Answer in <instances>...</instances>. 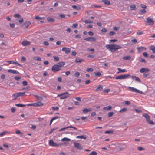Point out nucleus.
<instances>
[{
    "label": "nucleus",
    "mask_w": 155,
    "mask_h": 155,
    "mask_svg": "<svg viewBox=\"0 0 155 155\" xmlns=\"http://www.w3.org/2000/svg\"><path fill=\"white\" fill-rule=\"evenodd\" d=\"M65 64L64 62H60L58 63L57 64L54 65L51 68V70L54 72H56L60 70L61 68Z\"/></svg>",
    "instance_id": "obj_1"
},
{
    "label": "nucleus",
    "mask_w": 155,
    "mask_h": 155,
    "mask_svg": "<svg viewBox=\"0 0 155 155\" xmlns=\"http://www.w3.org/2000/svg\"><path fill=\"white\" fill-rule=\"evenodd\" d=\"M106 48L112 52H114L117 50L121 49L122 47L120 45L116 44H107L105 46Z\"/></svg>",
    "instance_id": "obj_2"
},
{
    "label": "nucleus",
    "mask_w": 155,
    "mask_h": 155,
    "mask_svg": "<svg viewBox=\"0 0 155 155\" xmlns=\"http://www.w3.org/2000/svg\"><path fill=\"white\" fill-rule=\"evenodd\" d=\"M130 77V74H125L117 76L115 78V79H124Z\"/></svg>",
    "instance_id": "obj_3"
},
{
    "label": "nucleus",
    "mask_w": 155,
    "mask_h": 155,
    "mask_svg": "<svg viewBox=\"0 0 155 155\" xmlns=\"http://www.w3.org/2000/svg\"><path fill=\"white\" fill-rule=\"evenodd\" d=\"M58 97H59L60 99H64L69 97V93L67 92L63 93L60 95H58Z\"/></svg>",
    "instance_id": "obj_4"
},
{
    "label": "nucleus",
    "mask_w": 155,
    "mask_h": 155,
    "mask_svg": "<svg viewBox=\"0 0 155 155\" xmlns=\"http://www.w3.org/2000/svg\"><path fill=\"white\" fill-rule=\"evenodd\" d=\"M128 89L131 91L134 92H137L140 94H142L143 92L141 91L138 90L133 87H128Z\"/></svg>",
    "instance_id": "obj_5"
},
{
    "label": "nucleus",
    "mask_w": 155,
    "mask_h": 155,
    "mask_svg": "<svg viewBox=\"0 0 155 155\" xmlns=\"http://www.w3.org/2000/svg\"><path fill=\"white\" fill-rule=\"evenodd\" d=\"M74 145L75 147L79 150H81L83 149V147L79 143L74 142Z\"/></svg>",
    "instance_id": "obj_6"
},
{
    "label": "nucleus",
    "mask_w": 155,
    "mask_h": 155,
    "mask_svg": "<svg viewBox=\"0 0 155 155\" xmlns=\"http://www.w3.org/2000/svg\"><path fill=\"white\" fill-rule=\"evenodd\" d=\"M84 39L87 41H94L96 40L97 39L96 38L94 37H89L85 38Z\"/></svg>",
    "instance_id": "obj_7"
},
{
    "label": "nucleus",
    "mask_w": 155,
    "mask_h": 155,
    "mask_svg": "<svg viewBox=\"0 0 155 155\" xmlns=\"http://www.w3.org/2000/svg\"><path fill=\"white\" fill-rule=\"evenodd\" d=\"M154 23V21L153 20H146L145 21V24L146 25H153Z\"/></svg>",
    "instance_id": "obj_8"
},
{
    "label": "nucleus",
    "mask_w": 155,
    "mask_h": 155,
    "mask_svg": "<svg viewBox=\"0 0 155 155\" xmlns=\"http://www.w3.org/2000/svg\"><path fill=\"white\" fill-rule=\"evenodd\" d=\"M62 51L64 52L66 54L70 53L71 52V49L70 48H67L66 47H63L62 49Z\"/></svg>",
    "instance_id": "obj_9"
},
{
    "label": "nucleus",
    "mask_w": 155,
    "mask_h": 155,
    "mask_svg": "<svg viewBox=\"0 0 155 155\" xmlns=\"http://www.w3.org/2000/svg\"><path fill=\"white\" fill-rule=\"evenodd\" d=\"M150 70L148 68H142L140 70V72L141 73L148 72Z\"/></svg>",
    "instance_id": "obj_10"
},
{
    "label": "nucleus",
    "mask_w": 155,
    "mask_h": 155,
    "mask_svg": "<svg viewBox=\"0 0 155 155\" xmlns=\"http://www.w3.org/2000/svg\"><path fill=\"white\" fill-rule=\"evenodd\" d=\"M22 44L23 46H25L30 44V42L27 40H25L22 41Z\"/></svg>",
    "instance_id": "obj_11"
},
{
    "label": "nucleus",
    "mask_w": 155,
    "mask_h": 155,
    "mask_svg": "<svg viewBox=\"0 0 155 155\" xmlns=\"http://www.w3.org/2000/svg\"><path fill=\"white\" fill-rule=\"evenodd\" d=\"M133 80H135V81L139 83L141 82L140 79L138 77L135 76H130V77Z\"/></svg>",
    "instance_id": "obj_12"
},
{
    "label": "nucleus",
    "mask_w": 155,
    "mask_h": 155,
    "mask_svg": "<svg viewBox=\"0 0 155 155\" xmlns=\"http://www.w3.org/2000/svg\"><path fill=\"white\" fill-rule=\"evenodd\" d=\"M8 72L13 74H19V72L18 71L16 70L9 69L8 70Z\"/></svg>",
    "instance_id": "obj_13"
},
{
    "label": "nucleus",
    "mask_w": 155,
    "mask_h": 155,
    "mask_svg": "<svg viewBox=\"0 0 155 155\" xmlns=\"http://www.w3.org/2000/svg\"><path fill=\"white\" fill-rule=\"evenodd\" d=\"M137 49L138 50V52L139 53L141 51L143 50H146V47H137Z\"/></svg>",
    "instance_id": "obj_14"
},
{
    "label": "nucleus",
    "mask_w": 155,
    "mask_h": 155,
    "mask_svg": "<svg viewBox=\"0 0 155 155\" xmlns=\"http://www.w3.org/2000/svg\"><path fill=\"white\" fill-rule=\"evenodd\" d=\"M92 109L91 108H89L88 109L85 108L83 110V112L84 113H86L89 112H91L92 111Z\"/></svg>",
    "instance_id": "obj_15"
},
{
    "label": "nucleus",
    "mask_w": 155,
    "mask_h": 155,
    "mask_svg": "<svg viewBox=\"0 0 155 155\" xmlns=\"http://www.w3.org/2000/svg\"><path fill=\"white\" fill-rule=\"evenodd\" d=\"M112 107L111 106H108L106 107H104L103 108V110H104L109 111L110 110L112 109Z\"/></svg>",
    "instance_id": "obj_16"
},
{
    "label": "nucleus",
    "mask_w": 155,
    "mask_h": 155,
    "mask_svg": "<svg viewBox=\"0 0 155 155\" xmlns=\"http://www.w3.org/2000/svg\"><path fill=\"white\" fill-rule=\"evenodd\" d=\"M143 117L146 118L147 121L149 120V119L150 118L149 116L147 114L144 113L143 114Z\"/></svg>",
    "instance_id": "obj_17"
},
{
    "label": "nucleus",
    "mask_w": 155,
    "mask_h": 155,
    "mask_svg": "<svg viewBox=\"0 0 155 155\" xmlns=\"http://www.w3.org/2000/svg\"><path fill=\"white\" fill-rule=\"evenodd\" d=\"M84 60L82 59H81L80 58H76L75 59V61L77 63H81Z\"/></svg>",
    "instance_id": "obj_18"
},
{
    "label": "nucleus",
    "mask_w": 155,
    "mask_h": 155,
    "mask_svg": "<svg viewBox=\"0 0 155 155\" xmlns=\"http://www.w3.org/2000/svg\"><path fill=\"white\" fill-rule=\"evenodd\" d=\"M118 70H119V71L117 72V73H124L127 71V70L125 69H121L119 68H117Z\"/></svg>",
    "instance_id": "obj_19"
},
{
    "label": "nucleus",
    "mask_w": 155,
    "mask_h": 155,
    "mask_svg": "<svg viewBox=\"0 0 155 155\" xmlns=\"http://www.w3.org/2000/svg\"><path fill=\"white\" fill-rule=\"evenodd\" d=\"M31 24V22L27 21H26L24 24V26L25 27V28L28 27Z\"/></svg>",
    "instance_id": "obj_20"
},
{
    "label": "nucleus",
    "mask_w": 155,
    "mask_h": 155,
    "mask_svg": "<svg viewBox=\"0 0 155 155\" xmlns=\"http://www.w3.org/2000/svg\"><path fill=\"white\" fill-rule=\"evenodd\" d=\"M49 144L51 146H55V143H54V142L52 140H50L49 142Z\"/></svg>",
    "instance_id": "obj_21"
},
{
    "label": "nucleus",
    "mask_w": 155,
    "mask_h": 155,
    "mask_svg": "<svg viewBox=\"0 0 155 155\" xmlns=\"http://www.w3.org/2000/svg\"><path fill=\"white\" fill-rule=\"evenodd\" d=\"M18 97V96L17 93H15L12 95V97L14 100H16Z\"/></svg>",
    "instance_id": "obj_22"
},
{
    "label": "nucleus",
    "mask_w": 155,
    "mask_h": 155,
    "mask_svg": "<svg viewBox=\"0 0 155 155\" xmlns=\"http://www.w3.org/2000/svg\"><path fill=\"white\" fill-rule=\"evenodd\" d=\"M102 2L105 4L109 5L110 4V2L108 0H102Z\"/></svg>",
    "instance_id": "obj_23"
},
{
    "label": "nucleus",
    "mask_w": 155,
    "mask_h": 155,
    "mask_svg": "<svg viewBox=\"0 0 155 155\" xmlns=\"http://www.w3.org/2000/svg\"><path fill=\"white\" fill-rule=\"evenodd\" d=\"M150 49L152 51L153 53H155V47L154 46H152L150 47Z\"/></svg>",
    "instance_id": "obj_24"
},
{
    "label": "nucleus",
    "mask_w": 155,
    "mask_h": 155,
    "mask_svg": "<svg viewBox=\"0 0 155 155\" xmlns=\"http://www.w3.org/2000/svg\"><path fill=\"white\" fill-rule=\"evenodd\" d=\"M103 87L101 85L98 86V87L95 90L96 91H98L101 90L103 89Z\"/></svg>",
    "instance_id": "obj_25"
},
{
    "label": "nucleus",
    "mask_w": 155,
    "mask_h": 155,
    "mask_svg": "<svg viewBox=\"0 0 155 155\" xmlns=\"http://www.w3.org/2000/svg\"><path fill=\"white\" fill-rule=\"evenodd\" d=\"M72 7L73 8L77 10L81 9V7L80 6H77L76 5H73L72 6Z\"/></svg>",
    "instance_id": "obj_26"
},
{
    "label": "nucleus",
    "mask_w": 155,
    "mask_h": 155,
    "mask_svg": "<svg viewBox=\"0 0 155 155\" xmlns=\"http://www.w3.org/2000/svg\"><path fill=\"white\" fill-rule=\"evenodd\" d=\"M33 59L35 60H37L38 61H41V58L38 57H35L33 58Z\"/></svg>",
    "instance_id": "obj_27"
},
{
    "label": "nucleus",
    "mask_w": 155,
    "mask_h": 155,
    "mask_svg": "<svg viewBox=\"0 0 155 155\" xmlns=\"http://www.w3.org/2000/svg\"><path fill=\"white\" fill-rule=\"evenodd\" d=\"M131 57L130 56H127L124 57L123 58V59L124 60H129L131 59Z\"/></svg>",
    "instance_id": "obj_28"
},
{
    "label": "nucleus",
    "mask_w": 155,
    "mask_h": 155,
    "mask_svg": "<svg viewBox=\"0 0 155 155\" xmlns=\"http://www.w3.org/2000/svg\"><path fill=\"white\" fill-rule=\"evenodd\" d=\"M58 118V117H54L52 118L50 120V125H51V124L52 122L54 120H55L56 119Z\"/></svg>",
    "instance_id": "obj_29"
},
{
    "label": "nucleus",
    "mask_w": 155,
    "mask_h": 155,
    "mask_svg": "<svg viewBox=\"0 0 155 155\" xmlns=\"http://www.w3.org/2000/svg\"><path fill=\"white\" fill-rule=\"evenodd\" d=\"M15 105L18 107H25L26 106L25 105L21 104H16Z\"/></svg>",
    "instance_id": "obj_30"
},
{
    "label": "nucleus",
    "mask_w": 155,
    "mask_h": 155,
    "mask_svg": "<svg viewBox=\"0 0 155 155\" xmlns=\"http://www.w3.org/2000/svg\"><path fill=\"white\" fill-rule=\"evenodd\" d=\"M88 155H97V153L95 151H93Z\"/></svg>",
    "instance_id": "obj_31"
},
{
    "label": "nucleus",
    "mask_w": 155,
    "mask_h": 155,
    "mask_svg": "<svg viewBox=\"0 0 155 155\" xmlns=\"http://www.w3.org/2000/svg\"><path fill=\"white\" fill-rule=\"evenodd\" d=\"M93 69L91 68H87L86 70V71L88 72H93Z\"/></svg>",
    "instance_id": "obj_32"
},
{
    "label": "nucleus",
    "mask_w": 155,
    "mask_h": 155,
    "mask_svg": "<svg viewBox=\"0 0 155 155\" xmlns=\"http://www.w3.org/2000/svg\"><path fill=\"white\" fill-rule=\"evenodd\" d=\"M76 138H80V139H85L86 138V137H84V136L83 135H81V136H77L76 137Z\"/></svg>",
    "instance_id": "obj_33"
},
{
    "label": "nucleus",
    "mask_w": 155,
    "mask_h": 155,
    "mask_svg": "<svg viewBox=\"0 0 155 155\" xmlns=\"http://www.w3.org/2000/svg\"><path fill=\"white\" fill-rule=\"evenodd\" d=\"M130 8L131 10H134L136 9V6L135 5H132L130 6Z\"/></svg>",
    "instance_id": "obj_34"
},
{
    "label": "nucleus",
    "mask_w": 155,
    "mask_h": 155,
    "mask_svg": "<svg viewBox=\"0 0 155 155\" xmlns=\"http://www.w3.org/2000/svg\"><path fill=\"white\" fill-rule=\"evenodd\" d=\"M137 149L140 151L144 150H145L144 148L140 146L138 147Z\"/></svg>",
    "instance_id": "obj_35"
},
{
    "label": "nucleus",
    "mask_w": 155,
    "mask_h": 155,
    "mask_svg": "<svg viewBox=\"0 0 155 155\" xmlns=\"http://www.w3.org/2000/svg\"><path fill=\"white\" fill-rule=\"evenodd\" d=\"M18 95V97L20 96H23L25 93V92H20L17 93Z\"/></svg>",
    "instance_id": "obj_36"
},
{
    "label": "nucleus",
    "mask_w": 155,
    "mask_h": 155,
    "mask_svg": "<svg viewBox=\"0 0 155 155\" xmlns=\"http://www.w3.org/2000/svg\"><path fill=\"white\" fill-rule=\"evenodd\" d=\"M15 133L16 134H21L22 135L23 134V133L21 132L20 130H16ZM21 137H22V135H21Z\"/></svg>",
    "instance_id": "obj_37"
},
{
    "label": "nucleus",
    "mask_w": 155,
    "mask_h": 155,
    "mask_svg": "<svg viewBox=\"0 0 155 155\" xmlns=\"http://www.w3.org/2000/svg\"><path fill=\"white\" fill-rule=\"evenodd\" d=\"M54 60L56 61H58L59 60V58L58 56H55L53 57Z\"/></svg>",
    "instance_id": "obj_38"
},
{
    "label": "nucleus",
    "mask_w": 155,
    "mask_h": 155,
    "mask_svg": "<svg viewBox=\"0 0 155 155\" xmlns=\"http://www.w3.org/2000/svg\"><path fill=\"white\" fill-rule=\"evenodd\" d=\"M114 114V113L113 112H110L108 113V117H111L113 114Z\"/></svg>",
    "instance_id": "obj_39"
},
{
    "label": "nucleus",
    "mask_w": 155,
    "mask_h": 155,
    "mask_svg": "<svg viewBox=\"0 0 155 155\" xmlns=\"http://www.w3.org/2000/svg\"><path fill=\"white\" fill-rule=\"evenodd\" d=\"M70 139L66 137L63 138L61 139V140L63 141H70Z\"/></svg>",
    "instance_id": "obj_40"
},
{
    "label": "nucleus",
    "mask_w": 155,
    "mask_h": 155,
    "mask_svg": "<svg viewBox=\"0 0 155 155\" xmlns=\"http://www.w3.org/2000/svg\"><path fill=\"white\" fill-rule=\"evenodd\" d=\"M78 26V25L77 23H76L72 24V27L73 28H74L77 27Z\"/></svg>",
    "instance_id": "obj_41"
},
{
    "label": "nucleus",
    "mask_w": 155,
    "mask_h": 155,
    "mask_svg": "<svg viewBox=\"0 0 155 155\" xmlns=\"http://www.w3.org/2000/svg\"><path fill=\"white\" fill-rule=\"evenodd\" d=\"M143 34V31H140L139 30H138L137 32V35H141Z\"/></svg>",
    "instance_id": "obj_42"
},
{
    "label": "nucleus",
    "mask_w": 155,
    "mask_h": 155,
    "mask_svg": "<svg viewBox=\"0 0 155 155\" xmlns=\"http://www.w3.org/2000/svg\"><path fill=\"white\" fill-rule=\"evenodd\" d=\"M94 74H95V76H99L101 75V72H98L94 73Z\"/></svg>",
    "instance_id": "obj_43"
},
{
    "label": "nucleus",
    "mask_w": 155,
    "mask_h": 155,
    "mask_svg": "<svg viewBox=\"0 0 155 155\" xmlns=\"http://www.w3.org/2000/svg\"><path fill=\"white\" fill-rule=\"evenodd\" d=\"M58 17L61 18H65V15L64 14H61L59 15Z\"/></svg>",
    "instance_id": "obj_44"
},
{
    "label": "nucleus",
    "mask_w": 155,
    "mask_h": 155,
    "mask_svg": "<svg viewBox=\"0 0 155 155\" xmlns=\"http://www.w3.org/2000/svg\"><path fill=\"white\" fill-rule=\"evenodd\" d=\"M66 128H67V129H68V128H72L74 129L75 130H77V128L76 127H73L71 125H70V126H68V127H67Z\"/></svg>",
    "instance_id": "obj_45"
},
{
    "label": "nucleus",
    "mask_w": 155,
    "mask_h": 155,
    "mask_svg": "<svg viewBox=\"0 0 155 155\" xmlns=\"http://www.w3.org/2000/svg\"><path fill=\"white\" fill-rule=\"evenodd\" d=\"M139 61H140L142 63H146V61L144 59L141 58L139 59Z\"/></svg>",
    "instance_id": "obj_46"
},
{
    "label": "nucleus",
    "mask_w": 155,
    "mask_h": 155,
    "mask_svg": "<svg viewBox=\"0 0 155 155\" xmlns=\"http://www.w3.org/2000/svg\"><path fill=\"white\" fill-rule=\"evenodd\" d=\"M52 108L53 110L58 111V107H52Z\"/></svg>",
    "instance_id": "obj_47"
},
{
    "label": "nucleus",
    "mask_w": 155,
    "mask_h": 155,
    "mask_svg": "<svg viewBox=\"0 0 155 155\" xmlns=\"http://www.w3.org/2000/svg\"><path fill=\"white\" fill-rule=\"evenodd\" d=\"M147 121L148 122V123L151 124H154V123L152 121V120H150V119H149V120H147Z\"/></svg>",
    "instance_id": "obj_48"
},
{
    "label": "nucleus",
    "mask_w": 155,
    "mask_h": 155,
    "mask_svg": "<svg viewBox=\"0 0 155 155\" xmlns=\"http://www.w3.org/2000/svg\"><path fill=\"white\" fill-rule=\"evenodd\" d=\"M127 110V109L126 108H123L121 109L120 111V112H123L126 111Z\"/></svg>",
    "instance_id": "obj_49"
},
{
    "label": "nucleus",
    "mask_w": 155,
    "mask_h": 155,
    "mask_svg": "<svg viewBox=\"0 0 155 155\" xmlns=\"http://www.w3.org/2000/svg\"><path fill=\"white\" fill-rule=\"evenodd\" d=\"M80 75V73L78 72H75L74 74V75L75 77H78Z\"/></svg>",
    "instance_id": "obj_50"
},
{
    "label": "nucleus",
    "mask_w": 155,
    "mask_h": 155,
    "mask_svg": "<svg viewBox=\"0 0 155 155\" xmlns=\"http://www.w3.org/2000/svg\"><path fill=\"white\" fill-rule=\"evenodd\" d=\"M14 16L16 18H18L20 17V15L18 14H15Z\"/></svg>",
    "instance_id": "obj_51"
},
{
    "label": "nucleus",
    "mask_w": 155,
    "mask_h": 155,
    "mask_svg": "<svg viewBox=\"0 0 155 155\" xmlns=\"http://www.w3.org/2000/svg\"><path fill=\"white\" fill-rule=\"evenodd\" d=\"M110 91V89H107L106 90H104L103 92L106 93H108Z\"/></svg>",
    "instance_id": "obj_52"
},
{
    "label": "nucleus",
    "mask_w": 155,
    "mask_h": 155,
    "mask_svg": "<svg viewBox=\"0 0 155 155\" xmlns=\"http://www.w3.org/2000/svg\"><path fill=\"white\" fill-rule=\"evenodd\" d=\"M36 103L37 104V106H42L43 104L41 102H38Z\"/></svg>",
    "instance_id": "obj_53"
},
{
    "label": "nucleus",
    "mask_w": 155,
    "mask_h": 155,
    "mask_svg": "<svg viewBox=\"0 0 155 155\" xmlns=\"http://www.w3.org/2000/svg\"><path fill=\"white\" fill-rule=\"evenodd\" d=\"M7 62L9 63L10 64H15L14 61H6Z\"/></svg>",
    "instance_id": "obj_54"
},
{
    "label": "nucleus",
    "mask_w": 155,
    "mask_h": 155,
    "mask_svg": "<svg viewBox=\"0 0 155 155\" xmlns=\"http://www.w3.org/2000/svg\"><path fill=\"white\" fill-rule=\"evenodd\" d=\"M22 84L24 86H25L27 85L28 83L26 81H24L22 82Z\"/></svg>",
    "instance_id": "obj_55"
},
{
    "label": "nucleus",
    "mask_w": 155,
    "mask_h": 155,
    "mask_svg": "<svg viewBox=\"0 0 155 155\" xmlns=\"http://www.w3.org/2000/svg\"><path fill=\"white\" fill-rule=\"evenodd\" d=\"M140 6L142 8L144 9L146 7V6L143 4H141L140 5Z\"/></svg>",
    "instance_id": "obj_56"
},
{
    "label": "nucleus",
    "mask_w": 155,
    "mask_h": 155,
    "mask_svg": "<svg viewBox=\"0 0 155 155\" xmlns=\"http://www.w3.org/2000/svg\"><path fill=\"white\" fill-rule=\"evenodd\" d=\"M90 80H87L85 82V84H89L90 83Z\"/></svg>",
    "instance_id": "obj_57"
},
{
    "label": "nucleus",
    "mask_w": 155,
    "mask_h": 155,
    "mask_svg": "<svg viewBox=\"0 0 155 155\" xmlns=\"http://www.w3.org/2000/svg\"><path fill=\"white\" fill-rule=\"evenodd\" d=\"M43 18H44V17H40L38 16H37L35 17V19H41Z\"/></svg>",
    "instance_id": "obj_58"
},
{
    "label": "nucleus",
    "mask_w": 155,
    "mask_h": 155,
    "mask_svg": "<svg viewBox=\"0 0 155 155\" xmlns=\"http://www.w3.org/2000/svg\"><path fill=\"white\" fill-rule=\"evenodd\" d=\"M125 104L126 105H129L130 104V102L129 101H124Z\"/></svg>",
    "instance_id": "obj_59"
},
{
    "label": "nucleus",
    "mask_w": 155,
    "mask_h": 155,
    "mask_svg": "<svg viewBox=\"0 0 155 155\" xmlns=\"http://www.w3.org/2000/svg\"><path fill=\"white\" fill-rule=\"evenodd\" d=\"M109 41L110 42H115L117 41V40L116 39H112L110 40Z\"/></svg>",
    "instance_id": "obj_60"
},
{
    "label": "nucleus",
    "mask_w": 155,
    "mask_h": 155,
    "mask_svg": "<svg viewBox=\"0 0 155 155\" xmlns=\"http://www.w3.org/2000/svg\"><path fill=\"white\" fill-rule=\"evenodd\" d=\"M115 33L113 31H110L109 33V35H110V36H112L113 35H114V34H115Z\"/></svg>",
    "instance_id": "obj_61"
},
{
    "label": "nucleus",
    "mask_w": 155,
    "mask_h": 155,
    "mask_svg": "<svg viewBox=\"0 0 155 155\" xmlns=\"http://www.w3.org/2000/svg\"><path fill=\"white\" fill-rule=\"evenodd\" d=\"M143 55L145 57H147V53L146 52H144L143 53Z\"/></svg>",
    "instance_id": "obj_62"
},
{
    "label": "nucleus",
    "mask_w": 155,
    "mask_h": 155,
    "mask_svg": "<svg viewBox=\"0 0 155 155\" xmlns=\"http://www.w3.org/2000/svg\"><path fill=\"white\" fill-rule=\"evenodd\" d=\"M44 44L45 46H48L49 45L48 42L47 41H44Z\"/></svg>",
    "instance_id": "obj_63"
},
{
    "label": "nucleus",
    "mask_w": 155,
    "mask_h": 155,
    "mask_svg": "<svg viewBox=\"0 0 155 155\" xmlns=\"http://www.w3.org/2000/svg\"><path fill=\"white\" fill-rule=\"evenodd\" d=\"M11 111L12 113L15 112V109L13 107H12L11 109Z\"/></svg>",
    "instance_id": "obj_64"
}]
</instances>
